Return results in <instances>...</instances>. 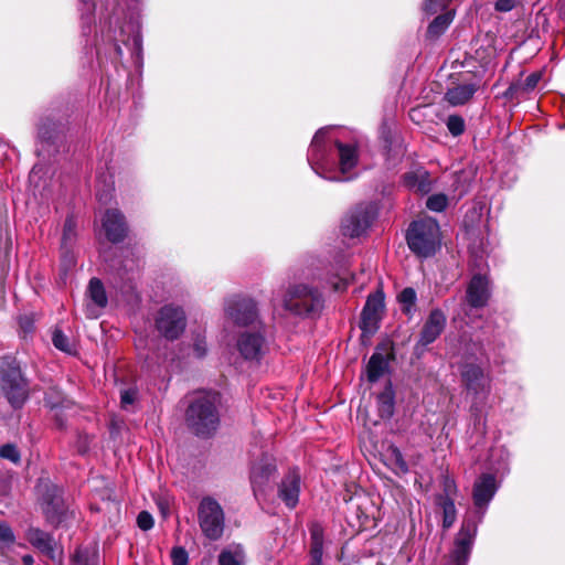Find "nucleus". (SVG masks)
Instances as JSON below:
<instances>
[{
  "label": "nucleus",
  "mask_w": 565,
  "mask_h": 565,
  "mask_svg": "<svg viewBox=\"0 0 565 565\" xmlns=\"http://www.w3.org/2000/svg\"><path fill=\"white\" fill-rule=\"evenodd\" d=\"M282 306L296 316H312L321 309L322 297L318 289L306 284H296L285 292Z\"/></svg>",
  "instance_id": "6"
},
{
  "label": "nucleus",
  "mask_w": 565,
  "mask_h": 565,
  "mask_svg": "<svg viewBox=\"0 0 565 565\" xmlns=\"http://www.w3.org/2000/svg\"><path fill=\"white\" fill-rule=\"evenodd\" d=\"M397 299L401 305L402 312L412 317L415 311L417 299L416 291L411 287L404 288L397 296Z\"/></svg>",
  "instance_id": "30"
},
{
  "label": "nucleus",
  "mask_w": 565,
  "mask_h": 565,
  "mask_svg": "<svg viewBox=\"0 0 565 565\" xmlns=\"http://www.w3.org/2000/svg\"><path fill=\"white\" fill-rule=\"evenodd\" d=\"M476 84H460L449 88L445 94V99L451 106H459L466 104L477 92Z\"/></svg>",
  "instance_id": "21"
},
{
  "label": "nucleus",
  "mask_w": 565,
  "mask_h": 565,
  "mask_svg": "<svg viewBox=\"0 0 565 565\" xmlns=\"http://www.w3.org/2000/svg\"><path fill=\"white\" fill-rule=\"evenodd\" d=\"M418 190H419V191H426V190H425V186H424V185H422V184H419Z\"/></svg>",
  "instance_id": "53"
},
{
  "label": "nucleus",
  "mask_w": 565,
  "mask_h": 565,
  "mask_svg": "<svg viewBox=\"0 0 565 565\" xmlns=\"http://www.w3.org/2000/svg\"><path fill=\"white\" fill-rule=\"evenodd\" d=\"M445 491L447 493L446 497H449L451 492H455L456 491V484L452 480H446L445 482Z\"/></svg>",
  "instance_id": "45"
},
{
  "label": "nucleus",
  "mask_w": 565,
  "mask_h": 565,
  "mask_svg": "<svg viewBox=\"0 0 565 565\" xmlns=\"http://www.w3.org/2000/svg\"><path fill=\"white\" fill-rule=\"evenodd\" d=\"M377 409L381 418L388 419L394 414V391L392 388V385L388 384L385 390L377 395Z\"/></svg>",
  "instance_id": "24"
},
{
  "label": "nucleus",
  "mask_w": 565,
  "mask_h": 565,
  "mask_svg": "<svg viewBox=\"0 0 565 565\" xmlns=\"http://www.w3.org/2000/svg\"><path fill=\"white\" fill-rule=\"evenodd\" d=\"M39 134H40L41 138H46V137H45V132L43 131V129H42V128L40 129Z\"/></svg>",
  "instance_id": "51"
},
{
  "label": "nucleus",
  "mask_w": 565,
  "mask_h": 565,
  "mask_svg": "<svg viewBox=\"0 0 565 565\" xmlns=\"http://www.w3.org/2000/svg\"><path fill=\"white\" fill-rule=\"evenodd\" d=\"M159 509L162 513L163 516H167L169 514V508L167 504L162 503V502H159Z\"/></svg>",
  "instance_id": "47"
},
{
  "label": "nucleus",
  "mask_w": 565,
  "mask_h": 565,
  "mask_svg": "<svg viewBox=\"0 0 565 565\" xmlns=\"http://www.w3.org/2000/svg\"><path fill=\"white\" fill-rule=\"evenodd\" d=\"M216 404V393L204 392L193 398L186 409L185 418L195 435L209 437L216 430L220 423Z\"/></svg>",
  "instance_id": "3"
},
{
  "label": "nucleus",
  "mask_w": 565,
  "mask_h": 565,
  "mask_svg": "<svg viewBox=\"0 0 565 565\" xmlns=\"http://www.w3.org/2000/svg\"><path fill=\"white\" fill-rule=\"evenodd\" d=\"M374 218V210L370 204H359L343 218L341 231L344 236L359 237L370 227Z\"/></svg>",
  "instance_id": "11"
},
{
  "label": "nucleus",
  "mask_w": 565,
  "mask_h": 565,
  "mask_svg": "<svg viewBox=\"0 0 565 565\" xmlns=\"http://www.w3.org/2000/svg\"><path fill=\"white\" fill-rule=\"evenodd\" d=\"M194 351L199 358H202L206 352V344L203 340H199L194 344Z\"/></svg>",
  "instance_id": "44"
},
{
  "label": "nucleus",
  "mask_w": 565,
  "mask_h": 565,
  "mask_svg": "<svg viewBox=\"0 0 565 565\" xmlns=\"http://www.w3.org/2000/svg\"><path fill=\"white\" fill-rule=\"evenodd\" d=\"M76 237V223L73 216L66 217L62 234V247L70 248L75 242Z\"/></svg>",
  "instance_id": "32"
},
{
  "label": "nucleus",
  "mask_w": 565,
  "mask_h": 565,
  "mask_svg": "<svg viewBox=\"0 0 565 565\" xmlns=\"http://www.w3.org/2000/svg\"><path fill=\"white\" fill-rule=\"evenodd\" d=\"M171 558L173 565L188 564V553L183 547H173L171 551Z\"/></svg>",
  "instance_id": "41"
},
{
  "label": "nucleus",
  "mask_w": 565,
  "mask_h": 565,
  "mask_svg": "<svg viewBox=\"0 0 565 565\" xmlns=\"http://www.w3.org/2000/svg\"><path fill=\"white\" fill-rule=\"evenodd\" d=\"M311 565H321V564H311Z\"/></svg>",
  "instance_id": "55"
},
{
  "label": "nucleus",
  "mask_w": 565,
  "mask_h": 565,
  "mask_svg": "<svg viewBox=\"0 0 565 565\" xmlns=\"http://www.w3.org/2000/svg\"><path fill=\"white\" fill-rule=\"evenodd\" d=\"M103 227L107 238L113 243L121 242L127 234L125 216L118 210L106 211L103 217Z\"/></svg>",
  "instance_id": "18"
},
{
  "label": "nucleus",
  "mask_w": 565,
  "mask_h": 565,
  "mask_svg": "<svg viewBox=\"0 0 565 565\" xmlns=\"http://www.w3.org/2000/svg\"><path fill=\"white\" fill-rule=\"evenodd\" d=\"M542 74L534 72L530 74L523 82L514 83L509 87L510 93H530L532 92L541 81Z\"/></svg>",
  "instance_id": "31"
},
{
  "label": "nucleus",
  "mask_w": 565,
  "mask_h": 565,
  "mask_svg": "<svg viewBox=\"0 0 565 565\" xmlns=\"http://www.w3.org/2000/svg\"><path fill=\"white\" fill-rule=\"evenodd\" d=\"M218 565H245V552L242 545L231 544L224 547L217 558Z\"/></svg>",
  "instance_id": "22"
},
{
  "label": "nucleus",
  "mask_w": 565,
  "mask_h": 565,
  "mask_svg": "<svg viewBox=\"0 0 565 565\" xmlns=\"http://www.w3.org/2000/svg\"><path fill=\"white\" fill-rule=\"evenodd\" d=\"M0 390L14 408L21 407L28 397L26 381L11 356L0 358Z\"/></svg>",
  "instance_id": "5"
},
{
  "label": "nucleus",
  "mask_w": 565,
  "mask_h": 565,
  "mask_svg": "<svg viewBox=\"0 0 565 565\" xmlns=\"http://www.w3.org/2000/svg\"><path fill=\"white\" fill-rule=\"evenodd\" d=\"M446 126L454 137L462 135L466 128L463 118L458 115H450L446 120Z\"/></svg>",
  "instance_id": "34"
},
{
  "label": "nucleus",
  "mask_w": 565,
  "mask_h": 565,
  "mask_svg": "<svg viewBox=\"0 0 565 565\" xmlns=\"http://www.w3.org/2000/svg\"><path fill=\"white\" fill-rule=\"evenodd\" d=\"M322 530L320 526L315 525L311 529V564H321L322 562Z\"/></svg>",
  "instance_id": "29"
},
{
  "label": "nucleus",
  "mask_w": 565,
  "mask_h": 565,
  "mask_svg": "<svg viewBox=\"0 0 565 565\" xmlns=\"http://www.w3.org/2000/svg\"><path fill=\"white\" fill-rule=\"evenodd\" d=\"M276 472V465L274 459L264 456L259 461L255 462L250 471V482L255 497L259 500L264 494L271 477Z\"/></svg>",
  "instance_id": "13"
},
{
  "label": "nucleus",
  "mask_w": 565,
  "mask_h": 565,
  "mask_svg": "<svg viewBox=\"0 0 565 565\" xmlns=\"http://www.w3.org/2000/svg\"><path fill=\"white\" fill-rule=\"evenodd\" d=\"M138 391L134 387L122 390L120 393V404L124 409H128L137 401Z\"/></svg>",
  "instance_id": "37"
},
{
  "label": "nucleus",
  "mask_w": 565,
  "mask_h": 565,
  "mask_svg": "<svg viewBox=\"0 0 565 565\" xmlns=\"http://www.w3.org/2000/svg\"><path fill=\"white\" fill-rule=\"evenodd\" d=\"M300 475L297 470H290L278 486L279 499L290 509L299 501Z\"/></svg>",
  "instance_id": "17"
},
{
  "label": "nucleus",
  "mask_w": 565,
  "mask_h": 565,
  "mask_svg": "<svg viewBox=\"0 0 565 565\" xmlns=\"http://www.w3.org/2000/svg\"><path fill=\"white\" fill-rule=\"evenodd\" d=\"M384 309V296L381 291L367 297L361 315V329L364 333L372 334L379 328L382 311Z\"/></svg>",
  "instance_id": "12"
},
{
  "label": "nucleus",
  "mask_w": 565,
  "mask_h": 565,
  "mask_svg": "<svg viewBox=\"0 0 565 565\" xmlns=\"http://www.w3.org/2000/svg\"><path fill=\"white\" fill-rule=\"evenodd\" d=\"M81 3L83 31L86 32L90 28V23L95 11V3L93 2V0H81Z\"/></svg>",
  "instance_id": "33"
},
{
  "label": "nucleus",
  "mask_w": 565,
  "mask_h": 565,
  "mask_svg": "<svg viewBox=\"0 0 565 565\" xmlns=\"http://www.w3.org/2000/svg\"><path fill=\"white\" fill-rule=\"evenodd\" d=\"M22 561H23L24 565H33V563H34V559L31 555H24L22 557Z\"/></svg>",
  "instance_id": "48"
},
{
  "label": "nucleus",
  "mask_w": 565,
  "mask_h": 565,
  "mask_svg": "<svg viewBox=\"0 0 565 565\" xmlns=\"http://www.w3.org/2000/svg\"><path fill=\"white\" fill-rule=\"evenodd\" d=\"M446 321V316L440 309H433L420 331L419 344L425 347L433 343L444 331Z\"/></svg>",
  "instance_id": "15"
},
{
  "label": "nucleus",
  "mask_w": 565,
  "mask_h": 565,
  "mask_svg": "<svg viewBox=\"0 0 565 565\" xmlns=\"http://www.w3.org/2000/svg\"><path fill=\"white\" fill-rule=\"evenodd\" d=\"M520 0H497L494 9L499 12H509L516 7Z\"/></svg>",
  "instance_id": "42"
},
{
  "label": "nucleus",
  "mask_w": 565,
  "mask_h": 565,
  "mask_svg": "<svg viewBox=\"0 0 565 565\" xmlns=\"http://www.w3.org/2000/svg\"><path fill=\"white\" fill-rule=\"evenodd\" d=\"M461 376L467 390L475 394L489 391V380L479 365L466 364L461 371Z\"/></svg>",
  "instance_id": "19"
},
{
  "label": "nucleus",
  "mask_w": 565,
  "mask_h": 565,
  "mask_svg": "<svg viewBox=\"0 0 565 565\" xmlns=\"http://www.w3.org/2000/svg\"><path fill=\"white\" fill-rule=\"evenodd\" d=\"M490 282L484 275L477 274L470 279L466 290V302L471 308H483L490 299Z\"/></svg>",
  "instance_id": "14"
},
{
  "label": "nucleus",
  "mask_w": 565,
  "mask_h": 565,
  "mask_svg": "<svg viewBox=\"0 0 565 565\" xmlns=\"http://www.w3.org/2000/svg\"><path fill=\"white\" fill-rule=\"evenodd\" d=\"M158 331L167 339L174 340L185 329V315L180 307L167 305L160 309L156 319Z\"/></svg>",
  "instance_id": "10"
},
{
  "label": "nucleus",
  "mask_w": 565,
  "mask_h": 565,
  "mask_svg": "<svg viewBox=\"0 0 565 565\" xmlns=\"http://www.w3.org/2000/svg\"><path fill=\"white\" fill-rule=\"evenodd\" d=\"M224 312L227 321L236 327H249L258 322L257 305L248 297L234 295L227 298Z\"/></svg>",
  "instance_id": "8"
},
{
  "label": "nucleus",
  "mask_w": 565,
  "mask_h": 565,
  "mask_svg": "<svg viewBox=\"0 0 565 565\" xmlns=\"http://www.w3.org/2000/svg\"><path fill=\"white\" fill-rule=\"evenodd\" d=\"M328 128H321L316 132L308 150V161L318 175L327 180H339L327 174L328 167L333 162L331 158L332 143H334L339 152V166L342 174L348 173L356 166L359 159L358 149L353 143L331 140L328 138Z\"/></svg>",
  "instance_id": "2"
},
{
  "label": "nucleus",
  "mask_w": 565,
  "mask_h": 565,
  "mask_svg": "<svg viewBox=\"0 0 565 565\" xmlns=\"http://www.w3.org/2000/svg\"><path fill=\"white\" fill-rule=\"evenodd\" d=\"M52 409L54 411V418L57 422L58 427H63L64 423L60 419L58 413L56 411V405H52Z\"/></svg>",
  "instance_id": "46"
},
{
  "label": "nucleus",
  "mask_w": 565,
  "mask_h": 565,
  "mask_svg": "<svg viewBox=\"0 0 565 565\" xmlns=\"http://www.w3.org/2000/svg\"><path fill=\"white\" fill-rule=\"evenodd\" d=\"M412 178H413L412 175H407V178H406V179H407L408 184L413 186L414 184H413V183H411V179H412Z\"/></svg>",
  "instance_id": "52"
},
{
  "label": "nucleus",
  "mask_w": 565,
  "mask_h": 565,
  "mask_svg": "<svg viewBox=\"0 0 565 565\" xmlns=\"http://www.w3.org/2000/svg\"><path fill=\"white\" fill-rule=\"evenodd\" d=\"M198 522L203 535L210 541H217L222 537L225 529V514L214 498L204 497L200 501Z\"/></svg>",
  "instance_id": "7"
},
{
  "label": "nucleus",
  "mask_w": 565,
  "mask_h": 565,
  "mask_svg": "<svg viewBox=\"0 0 565 565\" xmlns=\"http://www.w3.org/2000/svg\"><path fill=\"white\" fill-rule=\"evenodd\" d=\"M46 491L42 494V509L46 518L56 523H60L64 513V501L61 490L55 486H45Z\"/></svg>",
  "instance_id": "16"
},
{
  "label": "nucleus",
  "mask_w": 565,
  "mask_h": 565,
  "mask_svg": "<svg viewBox=\"0 0 565 565\" xmlns=\"http://www.w3.org/2000/svg\"><path fill=\"white\" fill-rule=\"evenodd\" d=\"M14 541V535L7 523L0 522V542L11 543Z\"/></svg>",
  "instance_id": "43"
},
{
  "label": "nucleus",
  "mask_w": 565,
  "mask_h": 565,
  "mask_svg": "<svg viewBox=\"0 0 565 565\" xmlns=\"http://www.w3.org/2000/svg\"><path fill=\"white\" fill-rule=\"evenodd\" d=\"M98 313L94 312V309L92 308V306H87V317L89 318H97Z\"/></svg>",
  "instance_id": "49"
},
{
  "label": "nucleus",
  "mask_w": 565,
  "mask_h": 565,
  "mask_svg": "<svg viewBox=\"0 0 565 565\" xmlns=\"http://www.w3.org/2000/svg\"><path fill=\"white\" fill-rule=\"evenodd\" d=\"M26 539L35 548L54 558L55 542L49 533L38 527H31L26 532Z\"/></svg>",
  "instance_id": "20"
},
{
  "label": "nucleus",
  "mask_w": 565,
  "mask_h": 565,
  "mask_svg": "<svg viewBox=\"0 0 565 565\" xmlns=\"http://www.w3.org/2000/svg\"><path fill=\"white\" fill-rule=\"evenodd\" d=\"M497 490V481L493 475L484 473L476 480L472 499L477 515L465 518L446 565H467L477 534L478 523L482 520Z\"/></svg>",
  "instance_id": "1"
},
{
  "label": "nucleus",
  "mask_w": 565,
  "mask_h": 565,
  "mask_svg": "<svg viewBox=\"0 0 565 565\" xmlns=\"http://www.w3.org/2000/svg\"><path fill=\"white\" fill-rule=\"evenodd\" d=\"M386 465L397 475L408 472V465L405 461L402 451L398 447L390 445L385 451Z\"/></svg>",
  "instance_id": "23"
},
{
  "label": "nucleus",
  "mask_w": 565,
  "mask_h": 565,
  "mask_svg": "<svg viewBox=\"0 0 565 565\" xmlns=\"http://www.w3.org/2000/svg\"><path fill=\"white\" fill-rule=\"evenodd\" d=\"M450 0H426L424 3V10L428 14H435L438 11L445 10Z\"/></svg>",
  "instance_id": "39"
},
{
  "label": "nucleus",
  "mask_w": 565,
  "mask_h": 565,
  "mask_svg": "<svg viewBox=\"0 0 565 565\" xmlns=\"http://www.w3.org/2000/svg\"><path fill=\"white\" fill-rule=\"evenodd\" d=\"M103 196H104L103 194H98L99 201H103Z\"/></svg>",
  "instance_id": "54"
},
{
  "label": "nucleus",
  "mask_w": 565,
  "mask_h": 565,
  "mask_svg": "<svg viewBox=\"0 0 565 565\" xmlns=\"http://www.w3.org/2000/svg\"><path fill=\"white\" fill-rule=\"evenodd\" d=\"M153 518L147 511H141L137 516V524L142 531H148L153 526Z\"/></svg>",
  "instance_id": "40"
},
{
  "label": "nucleus",
  "mask_w": 565,
  "mask_h": 565,
  "mask_svg": "<svg viewBox=\"0 0 565 565\" xmlns=\"http://www.w3.org/2000/svg\"><path fill=\"white\" fill-rule=\"evenodd\" d=\"M387 367V362L383 354L373 353L369 363H367V379L370 382H376L385 372Z\"/></svg>",
  "instance_id": "27"
},
{
  "label": "nucleus",
  "mask_w": 565,
  "mask_h": 565,
  "mask_svg": "<svg viewBox=\"0 0 565 565\" xmlns=\"http://www.w3.org/2000/svg\"><path fill=\"white\" fill-rule=\"evenodd\" d=\"M438 505L443 510V527L448 530L454 525L457 518L455 502L449 497L440 495L438 498Z\"/></svg>",
  "instance_id": "28"
},
{
  "label": "nucleus",
  "mask_w": 565,
  "mask_h": 565,
  "mask_svg": "<svg viewBox=\"0 0 565 565\" xmlns=\"http://www.w3.org/2000/svg\"><path fill=\"white\" fill-rule=\"evenodd\" d=\"M406 238L412 252L419 257H429L440 245L439 225L431 217L415 221L411 224Z\"/></svg>",
  "instance_id": "4"
},
{
  "label": "nucleus",
  "mask_w": 565,
  "mask_h": 565,
  "mask_svg": "<svg viewBox=\"0 0 565 565\" xmlns=\"http://www.w3.org/2000/svg\"><path fill=\"white\" fill-rule=\"evenodd\" d=\"M452 19L454 13L451 11L437 15L428 25L427 36L430 39L439 38L447 30Z\"/></svg>",
  "instance_id": "26"
},
{
  "label": "nucleus",
  "mask_w": 565,
  "mask_h": 565,
  "mask_svg": "<svg viewBox=\"0 0 565 565\" xmlns=\"http://www.w3.org/2000/svg\"><path fill=\"white\" fill-rule=\"evenodd\" d=\"M0 457L3 459H8L14 463L20 461V452L18 448L12 444L3 445L0 448Z\"/></svg>",
  "instance_id": "38"
},
{
  "label": "nucleus",
  "mask_w": 565,
  "mask_h": 565,
  "mask_svg": "<svg viewBox=\"0 0 565 565\" xmlns=\"http://www.w3.org/2000/svg\"><path fill=\"white\" fill-rule=\"evenodd\" d=\"M447 196L444 195V194H435V195H431L427 199V202H426V206L430 210V211H435V212H441L446 209L447 206Z\"/></svg>",
  "instance_id": "36"
},
{
  "label": "nucleus",
  "mask_w": 565,
  "mask_h": 565,
  "mask_svg": "<svg viewBox=\"0 0 565 565\" xmlns=\"http://www.w3.org/2000/svg\"><path fill=\"white\" fill-rule=\"evenodd\" d=\"M236 349L242 359L257 364L269 351L268 342L259 330L239 333L236 340Z\"/></svg>",
  "instance_id": "9"
},
{
  "label": "nucleus",
  "mask_w": 565,
  "mask_h": 565,
  "mask_svg": "<svg viewBox=\"0 0 565 565\" xmlns=\"http://www.w3.org/2000/svg\"><path fill=\"white\" fill-rule=\"evenodd\" d=\"M87 296L98 309H104L108 303L105 287L98 278H92L89 280Z\"/></svg>",
  "instance_id": "25"
},
{
  "label": "nucleus",
  "mask_w": 565,
  "mask_h": 565,
  "mask_svg": "<svg viewBox=\"0 0 565 565\" xmlns=\"http://www.w3.org/2000/svg\"><path fill=\"white\" fill-rule=\"evenodd\" d=\"M87 448H88V445L81 444L78 446V451L84 454V452H86Z\"/></svg>",
  "instance_id": "50"
},
{
  "label": "nucleus",
  "mask_w": 565,
  "mask_h": 565,
  "mask_svg": "<svg viewBox=\"0 0 565 565\" xmlns=\"http://www.w3.org/2000/svg\"><path fill=\"white\" fill-rule=\"evenodd\" d=\"M52 342L56 349L63 352L72 353L73 351V345L71 344L68 338L61 330H55L53 332Z\"/></svg>",
  "instance_id": "35"
}]
</instances>
